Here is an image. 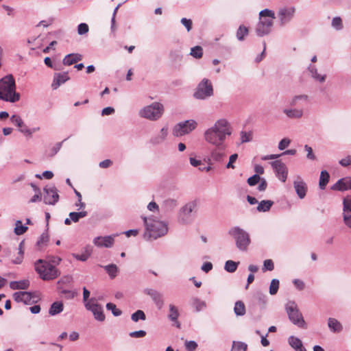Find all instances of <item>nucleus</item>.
Masks as SVG:
<instances>
[{
    "label": "nucleus",
    "mask_w": 351,
    "mask_h": 351,
    "mask_svg": "<svg viewBox=\"0 0 351 351\" xmlns=\"http://www.w3.org/2000/svg\"><path fill=\"white\" fill-rule=\"evenodd\" d=\"M86 215H87L86 211H81L79 213L73 212V213H70V214H69L70 219L73 222H77L80 220V219L83 218V217H86Z\"/></svg>",
    "instance_id": "obj_43"
},
{
    "label": "nucleus",
    "mask_w": 351,
    "mask_h": 351,
    "mask_svg": "<svg viewBox=\"0 0 351 351\" xmlns=\"http://www.w3.org/2000/svg\"><path fill=\"white\" fill-rule=\"evenodd\" d=\"M191 304L197 312L203 310L206 306V302L198 298H193L191 301Z\"/></svg>",
    "instance_id": "obj_37"
},
{
    "label": "nucleus",
    "mask_w": 351,
    "mask_h": 351,
    "mask_svg": "<svg viewBox=\"0 0 351 351\" xmlns=\"http://www.w3.org/2000/svg\"><path fill=\"white\" fill-rule=\"evenodd\" d=\"M261 180L259 175H254L247 179V183L250 186H254Z\"/></svg>",
    "instance_id": "obj_53"
},
{
    "label": "nucleus",
    "mask_w": 351,
    "mask_h": 351,
    "mask_svg": "<svg viewBox=\"0 0 351 351\" xmlns=\"http://www.w3.org/2000/svg\"><path fill=\"white\" fill-rule=\"evenodd\" d=\"M283 112L290 119H298L304 115V110L298 108H285Z\"/></svg>",
    "instance_id": "obj_23"
},
{
    "label": "nucleus",
    "mask_w": 351,
    "mask_h": 351,
    "mask_svg": "<svg viewBox=\"0 0 351 351\" xmlns=\"http://www.w3.org/2000/svg\"><path fill=\"white\" fill-rule=\"evenodd\" d=\"M278 288L279 280L276 279L272 280L269 287V293L271 295H275L278 292Z\"/></svg>",
    "instance_id": "obj_48"
},
{
    "label": "nucleus",
    "mask_w": 351,
    "mask_h": 351,
    "mask_svg": "<svg viewBox=\"0 0 351 351\" xmlns=\"http://www.w3.org/2000/svg\"><path fill=\"white\" fill-rule=\"evenodd\" d=\"M179 315L180 314L178 307L172 304H169V318L171 319V321L176 323L178 328H180V323L178 321Z\"/></svg>",
    "instance_id": "obj_28"
},
{
    "label": "nucleus",
    "mask_w": 351,
    "mask_h": 351,
    "mask_svg": "<svg viewBox=\"0 0 351 351\" xmlns=\"http://www.w3.org/2000/svg\"><path fill=\"white\" fill-rule=\"evenodd\" d=\"M197 126L196 121L193 119L186 120L176 125L173 130V134L176 136H182L193 131Z\"/></svg>",
    "instance_id": "obj_9"
},
{
    "label": "nucleus",
    "mask_w": 351,
    "mask_h": 351,
    "mask_svg": "<svg viewBox=\"0 0 351 351\" xmlns=\"http://www.w3.org/2000/svg\"><path fill=\"white\" fill-rule=\"evenodd\" d=\"M274 202L271 200H263L258 204L257 206V210L259 212L268 211L271 208Z\"/></svg>",
    "instance_id": "obj_35"
},
{
    "label": "nucleus",
    "mask_w": 351,
    "mask_h": 351,
    "mask_svg": "<svg viewBox=\"0 0 351 351\" xmlns=\"http://www.w3.org/2000/svg\"><path fill=\"white\" fill-rule=\"evenodd\" d=\"M181 23L183 25H184L188 32H189L192 29V21L190 19H187L186 18H183L181 20Z\"/></svg>",
    "instance_id": "obj_61"
},
{
    "label": "nucleus",
    "mask_w": 351,
    "mask_h": 351,
    "mask_svg": "<svg viewBox=\"0 0 351 351\" xmlns=\"http://www.w3.org/2000/svg\"><path fill=\"white\" fill-rule=\"evenodd\" d=\"M330 176L328 173L326 171H322L321 172L320 178H319V187L322 189H324L326 184L329 181Z\"/></svg>",
    "instance_id": "obj_38"
},
{
    "label": "nucleus",
    "mask_w": 351,
    "mask_h": 351,
    "mask_svg": "<svg viewBox=\"0 0 351 351\" xmlns=\"http://www.w3.org/2000/svg\"><path fill=\"white\" fill-rule=\"evenodd\" d=\"M29 286V282L27 280L21 281H12L10 283L12 289H27Z\"/></svg>",
    "instance_id": "obj_32"
},
{
    "label": "nucleus",
    "mask_w": 351,
    "mask_h": 351,
    "mask_svg": "<svg viewBox=\"0 0 351 351\" xmlns=\"http://www.w3.org/2000/svg\"><path fill=\"white\" fill-rule=\"evenodd\" d=\"M289 343L296 351H306L300 339L293 336L289 338Z\"/></svg>",
    "instance_id": "obj_29"
},
{
    "label": "nucleus",
    "mask_w": 351,
    "mask_h": 351,
    "mask_svg": "<svg viewBox=\"0 0 351 351\" xmlns=\"http://www.w3.org/2000/svg\"><path fill=\"white\" fill-rule=\"evenodd\" d=\"M185 347L188 351H194L197 348V344L193 341H186Z\"/></svg>",
    "instance_id": "obj_54"
},
{
    "label": "nucleus",
    "mask_w": 351,
    "mask_h": 351,
    "mask_svg": "<svg viewBox=\"0 0 351 351\" xmlns=\"http://www.w3.org/2000/svg\"><path fill=\"white\" fill-rule=\"evenodd\" d=\"M44 191V202L46 204L54 205L58 201L59 195L54 186H46Z\"/></svg>",
    "instance_id": "obj_17"
},
{
    "label": "nucleus",
    "mask_w": 351,
    "mask_h": 351,
    "mask_svg": "<svg viewBox=\"0 0 351 351\" xmlns=\"http://www.w3.org/2000/svg\"><path fill=\"white\" fill-rule=\"evenodd\" d=\"M234 313L237 316L244 315L245 313V306L242 301H237L235 302L234 307Z\"/></svg>",
    "instance_id": "obj_34"
},
{
    "label": "nucleus",
    "mask_w": 351,
    "mask_h": 351,
    "mask_svg": "<svg viewBox=\"0 0 351 351\" xmlns=\"http://www.w3.org/2000/svg\"><path fill=\"white\" fill-rule=\"evenodd\" d=\"M0 99L12 103L20 99V95L16 92L15 80L11 75L0 80Z\"/></svg>",
    "instance_id": "obj_2"
},
{
    "label": "nucleus",
    "mask_w": 351,
    "mask_h": 351,
    "mask_svg": "<svg viewBox=\"0 0 351 351\" xmlns=\"http://www.w3.org/2000/svg\"><path fill=\"white\" fill-rule=\"evenodd\" d=\"M82 59V56L79 53H71L64 57L63 59V64L64 65L70 66L73 64Z\"/></svg>",
    "instance_id": "obj_27"
},
{
    "label": "nucleus",
    "mask_w": 351,
    "mask_h": 351,
    "mask_svg": "<svg viewBox=\"0 0 351 351\" xmlns=\"http://www.w3.org/2000/svg\"><path fill=\"white\" fill-rule=\"evenodd\" d=\"M239 264V262L227 261L225 264V269L228 272L232 273L237 270Z\"/></svg>",
    "instance_id": "obj_42"
},
{
    "label": "nucleus",
    "mask_w": 351,
    "mask_h": 351,
    "mask_svg": "<svg viewBox=\"0 0 351 351\" xmlns=\"http://www.w3.org/2000/svg\"><path fill=\"white\" fill-rule=\"evenodd\" d=\"M197 208V204L195 202L187 203L182 207L179 215V221L184 223H188L191 221V217L193 212Z\"/></svg>",
    "instance_id": "obj_13"
},
{
    "label": "nucleus",
    "mask_w": 351,
    "mask_h": 351,
    "mask_svg": "<svg viewBox=\"0 0 351 351\" xmlns=\"http://www.w3.org/2000/svg\"><path fill=\"white\" fill-rule=\"evenodd\" d=\"M213 94V89L211 82L208 79H203L197 87L194 93L196 99H204Z\"/></svg>",
    "instance_id": "obj_11"
},
{
    "label": "nucleus",
    "mask_w": 351,
    "mask_h": 351,
    "mask_svg": "<svg viewBox=\"0 0 351 351\" xmlns=\"http://www.w3.org/2000/svg\"><path fill=\"white\" fill-rule=\"evenodd\" d=\"M86 308L92 311L95 318L100 322L105 319V315L103 312L102 306L98 303L95 298H92L85 304Z\"/></svg>",
    "instance_id": "obj_12"
},
{
    "label": "nucleus",
    "mask_w": 351,
    "mask_h": 351,
    "mask_svg": "<svg viewBox=\"0 0 351 351\" xmlns=\"http://www.w3.org/2000/svg\"><path fill=\"white\" fill-rule=\"evenodd\" d=\"M49 242V236L47 233H43L38 239L36 245L40 250L47 246Z\"/></svg>",
    "instance_id": "obj_36"
},
{
    "label": "nucleus",
    "mask_w": 351,
    "mask_h": 351,
    "mask_svg": "<svg viewBox=\"0 0 351 351\" xmlns=\"http://www.w3.org/2000/svg\"><path fill=\"white\" fill-rule=\"evenodd\" d=\"M293 186L298 197L300 199L304 198L307 191V186L305 182L298 177L297 180L294 181Z\"/></svg>",
    "instance_id": "obj_21"
},
{
    "label": "nucleus",
    "mask_w": 351,
    "mask_h": 351,
    "mask_svg": "<svg viewBox=\"0 0 351 351\" xmlns=\"http://www.w3.org/2000/svg\"><path fill=\"white\" fill-rule=\"evenodd\" d=\"M309 71L311 73L312 77L316 80L317 81L319 82H323L326 80V75H320L317 73V69L315 68V66H312L309 67Z\"/></svg>",
    "instance_id": "obj_39"
},
{
    "label": "nucleus",
    "mask_w": 351,
    "mask_h": 351,
    "mask_svg": "<svg viewBox=\"0 0 351 351\" xmlns=\"http://www.w3.org/2000/svg\"><path fill=\"white\" fill-rule=\"evenodd\" d=\"M147 294L151 296L156 306L159 309H161L164 305L162 295L160 293L152 289L149 290L147 291Z\"/></svg>",
    "instance_id": "obj_26"
},
{
    "label": "nucleus",
    "mask_w": 351,
    "mask_h": 351,
    "mask_svg": "<svg viewBox=\"0 0 351 351\" xmlns=\"http://www.w3.org/2000/svg\"><path fill=\"white\" fill-rule=\"evenodd\" d=\"M168 134V128H162L159 134L153 137L151 140L153 144H159L165 141Z\"/></svg>",
    "instance_id": "obj_30"
},
{
    "label": "nucleus",
    "mask_w": 351,
    "mask_h": 351,
    "mask_svg": "<svg viewBox=\"0 0 351 351\" xmlns=\"http://www.w3.org/2000/svg\"><path fill=\"white\" fill-rule=\"evenodd\" d=\"M163 112V105L158 102H154L141 110L139 115L147 119L156 121L162 117Z\"/></svg>",
    "instance_id": "obj_7"
},
{
    "label": "nucleus",
    "mask_w": 351,
    "mask_h": 351,
    "mask_svg": "<svg viewBox=\"0 0 351 351\" xmlns=\"http://www.w3.org/2000/svg\"><path fill=\"white\" fill-rule=\"evenodd\" d=\"M202 48L197 46L191 49V54L196 58H200L202 56Z\"/></svg>",
    "instance_id": "obj_51"
},
{
    "label": "nucleus",
    "mask_w": 351,
    "mask_h": 351,
    "mask_svg": "<svg viewBox=\"0 0 351 351\" xmlns=\"http://www.w3.org/2000/svg\"><path fill=\"white\" fill-rule=\"evenodd\" d=\"M215 147L210 151V160L213 162L221 163L226 157V144L214 145Z\"/></svg>",
    "instance_id": "obj_14"
},
{
    "label": "nucleus",
    "mask_w": 351,
    "mask_h": 351,
    "mask_svg": "<svg viewBox=\"0 0 351 351\" xmlns=\"http://www.w3.org/2000/svg\"><path fill=\"white\" fill-rule=\"evenodd\" d=\"M132 319L136 322H138L139 319H141V320H145V318H146V316H145V314L144 313V312L141 310H138L137 311H136L135 313H134L132 315V317H131Z\"/></svg>",
    "instance_id": "obj_46"
},
{
    "label": "nucleus",
    "mask_w": 351,
    "mask_h": 351,
    "mask_svg": "<svg viewBox=\"0 0 351 351\" xmlns=\"http://www.w3.org/2000/svg\"><path fill=\"white\" fill-rule=\"evenodd\" d=\"M104 268L111 278H114L116 276L118 269L115 265H109L106 266Z\"/></svg>",
    "instance_id": "obj_49"
},
{
    "label": "nucleus",
    "mask_w": 351,
    "mask_h": 351,
    "mask_svg": "<svg viewBox=\"0 0 351 351\" xmlns=\"http://www.w3.org/2000/svg\"><path fill=\"white\" fill-rule=\"evenodd\" d=\"M247 345L241 341H233L232 351H247Z\"/></svg>",
    "instance_id": "obj_41"
},
{
    "label": "nucleus",
    "mask_w": 351,
    "mask_h": 351,
    "mask_svg": "<svg viewBox=\"0 0 351 351\" xmlns=\"http://www.w3.org/2000/svg\"><path fill=\"white\" fill-rule=\"evenodd\" d=\"M332 25L334 27H335L337 29H340L342 27V21L341 18L336 17L334 18L332 22Z\"/></svg>",
    "instance_id": "obj_60"
},
{
    "label": "nucleus",
    "mask_w": 351,
    "mask_h": 351,
    "mask_svg": "<svg viewBox=\"0 0 351 351\" xmlns=\"http://www.w3.org/2000/svg\"><path fill=\"white\" fill-rule=\"evenodd\" d=\"M328 327L334 332H339L342 330V326L339 321L334 318H329L328 322Z\"/></svg>",
    "instance_id": "obj_33"
},
{
    "label": "nucleus",
    "mask_w": 351,
    "mask_h": 351,
    "mask_svg": "<svg viewBox=\"0 0 351 351\" xmlns=\"http://www.w3.org/2000/svg\"><path fill=\"white\" fill-rule=\"evenodd\" d=\"M7 256H10V261L12 264L20 265L23 263L24 259L25 253V244L24 241H21L19 247L11 248L8 247L5 250Z\"/></svg>",
    "instance_id": "obj_10"
},
{
    "label": "nucleus",
    "mask_w": 351,
    "mask_h": 351,
    "mask_svg": "<svg viewBox=\"0 0 351 351\" xmlns=\"http://www.w3.org/2000/svg\"><path fill=\"white\" fill-rule=\"evenodd\" d=\"M308 97L306 95H299L293 97L289 101L291 107H295L301 105L307 104Z\"/></svg>",
    "instance_id": "obj_24"
},
{
    "label": "nucleus",
    "mask_w": 351,
    "mask_h": 351,
    "mask_svg": "<svg viewBox=\"0 0 351 351\" xmlns=\"http://www.w3.org/2000/svg\"><path fill=\"white\" fill-rule=\"evenodd\" d=\"M13 299L17 302L29 304L37 302L38 297L29 292L19 291L13 294Z\"/></svg>",
    "instance_id": "obj_15"
},
{
    "label": "nucleus",
    "mask_w": 351,
    "mask_h": 351,
    "mask_svg": "<svg viewBox=\"0 0 351 351\" xmlns=\"http://www.w3.org/2000/svg\"><path fill=\"white\" fill-rule=\"evenodd\" d=\"M36 271L43 280H51L58 278L60 272L55 265L47 260L39 259L34 264Z\"/></svg>",
    "instance_id": "obj_4"
},
{
    "label": "nucleus",
    "mask_w": 351,
    "mask_h": 351,
    "mask_svg": "<svg viewBox=\"0 0 351 351\" xmlns=\"http://www.w3.org/2000/svg\"><path fill=\"white\" fill-rule=\"evenodd\" d=\"M146 232L144 234L145 239H156L164 236L168 231L167 224L159 220L153 218H143Z\"/></svg>",
    "instance_id": "obj_3"
},
{
    "label": "nucleus",
    "mask_w": 351,
    "mask_h": 351,
    "mask_svg": "<svg viewBox=\"0 0 351 351\" xmlns=\"http://www.w3.org/2000/svg\"><path fill=\"white\" fill-rule=\"evenodd\" d=\"M106 308L108 310L112 311V313L115 316H119L121 315V311L117 308L116 305L112 303H108L106 304Z\"/></svg>",
    "instance_id": "obj_52"
},
{
    "label": "nucleus",
    "mask_w": 351,
    "mask_h": 351,
    "mask_svg": "<svg viewBox=\"0 0 351 351\" xmlns=\"http://www.w3.org/2000/svg\"><path fill=\"white\" fill-rule=\"evenodd\" d=\"M229 234L234 239L237 247L241 251H247L251 242L249 234L239 227H234Z\"/></svg>",
    "instance_id": "obj_6"
},
{
    "label": "nucleus",
    "mask_w": 351,
    "mask_h": 351,
    "mask_svg": "<svg viewBox=\"0 0 351 351\" xmlns=\"http://www.w3.org/2000/svg\"><path fill=\"white\" fill-rule=\"evenodd\" d=\"M11 122L16 125L18 128L24 126V123L19 115H13L10 119Z\"/></svg>",
    "instance_id": "obj_50"
},
{
    "label": "nucleus",
    "mask_w": 351,
    "mask_h": 351,
    "mask_svg": "<svg viewBox=\"0 0 351 351\" xmlns=\"http://www.w3.org/2000/svg\"><path fill=\"white\" fill-rule=\"evenodd\" d=\"M293 284L295 285V287L299 289V290H303L304 289V283L303 282V281L300 280H298V279H295L293 280Z\"/></svg>",
    "instance_id": "obj_63"
},
{
    "label": "nucleus",
    "mask_w": 351,
    "mask_h": 351,
    "mask_svg": "<svg viewBox=\"0 0 351 351\" xmlns=\"http://www.w3.org/2000/svg\"><path fill=\"white\" fill-rule=\"evenodd\" d=\"M343 222L351 228V195H347L343 200Z\"/></svg>",
    "instance_id": "obj_16"
},
{
    "label": "nucleus",
    "mask_w": 351,
    "mask_h": 351,
    "mask_svg": "<svg viewBox=\"0 0 351 351\" xmlns=\"http://www.w3.org/2000/svg\"><path fill=\"white\" fill-rule=\"evenodd\" d=\"M69 80L68 73H56L52 82L53 89L58 88L62 84Z\"/></svg>",
    "instance_id": "obj_25"
},
{
    "label": "nucleus",
    "mask_w": 351,
    "mask_h": 351,
    "mask_svg": "<svg viewBox=\"0 0 351 351\" xmlns=\"http://www.w3.org/2000/svg\"><path fill=\"white\" fill-rule=\"evenodd\" d=\"M238 159V154H233L230 156L228 162L227 163L226 167L227 169H234L235 166L234 163L237 162Z\"/></svg>",
    "instance_id": "obj_47"
},
{
    "label": "nucleus",
    "mask_w": 351,
    "mask_h": 351,
    "mask_svg": "<svg viewBox=\"0 0 351 351\" xmlns=\"http://www.w3.org/2000/svg\"><path fill=\"white\" fill-rule=\"evenodd\" d=\"M89 30L88 26L86 23H80L77 27V32L79 34L82 35L86 34Z\"/></svg>",
    "instance_id": "obj_55"
},
{
    "label": "nucleus",
    "mask_w": 351,
    "mask_h": 351,
    "mask_svg": "<svg viewBox=\"0 0 351 351\" xmlns=\"http://www.w3.org/2000/svg\"><path fill=\"white\" fill-rule=\"evenodd\" d=\"M231 123L226 119H219L207 128L203 134L204 141L210 145L226 144V139L232 134Z\"/></svg>",
    "instance_id": "obj_1"
},
{
    "label": "nucleus",
    "mask_w": 351,
    "mask_h": 351,
    "mask_svg": "<svg viewBox=\"0 0 351 351\" xmlns=\"http://www.w3.org/2000/svg\"><path fill=\"white\" fill-rule=\"evenodd\" d=\"M286 311L289 319L295 325L300 328H306V322L303 319L302 315L300 312L295 302L289 301L286 304Z\"/></svg>",
    "instance_id": "obj_8"
},
{
    "label": "nucleus",
    "mask_w": 351,
    "mask_h": 351,
    "mask_svg": "<svg viewBox=\"0 0 351 351\" xmlns=\"http://www.w3.org/2000/svg\"><path fill=\"white\" fill-rule=\"evenodd\" d=\"M129 335L132 338H142L146 335V332L145 330L134 331L130 332Z\"/></svg>",
    "instance_id": "obj_58"
},
{
    "label": "nucleus",
    "mask_w": 351,
    "mask_h": 351,
    "mask_svg": "<svg viewBox=\"0 0 351 351\" xmlns=\"http://www.w3.org/2000/svg\"><path fill=\"white\" fill-rule=\"evenodd\" d=\"M290 143H291V141L289 138H285L280 141L279 145H278V148L280 150H284L285 148H287L289 145Z\"/></svg>",
    "instance_id": "obj_59"
},
{
    "label": "nucleus",
    "mask_w": 351,
    "mask_h": 351,
    "mask_svg": "<svg viewBox=\"0 0 351 351\" xmlns=\"http://www.w3.org/2000/svg\"><path fill=\"white\" fill-rule=\"evenodd\" d=\"M274 263L271 259H267L264 261L263 271L269 270L272 271L274 269Z\"/></svg>",
    "instance_id": "obj_56"
},
{
    "label": "nucleus",
    "mask_w": 351,
    "mask_h": 351,
    "mask_svg": "<svg viewBox=\"0 0 351 351\" xmlns=\"http://www.w3.org/2000/svg\"><path fill=\"white\" fill-rule=\"evenodd\" d=\"M277 177L282 182H285L287 178L288 169L285 164L280 160L274 161L271 163Z\"/></svg>",
    "instance_id": "obj_18"
},
{
    "label": "nucleus",
    "mask_w": 351,
    "mask_h": 351,
    "mask_svg": "<svg viewBox=\"0 0 351 351\" xmlns=\"http://www.w3.org/2000/svg\"><path fill=\"white\" fill-rule=\"evenodd\" d=\"M27 230V227L24 226L21 221H17L15 223L14 233L16 235L24 234Z\"/></svg>",
    "instance_id": "obj_40"
},
{
    "label": "nucleus",
    "mask_w": 351,
    "mask_h": 351,
    "mask_svg": "<svg viewBox=\"0 0 351 351\" xmlns=\"http://www.w3.org/2000/svg\"><path fill=\"white\" fill-rule=\"evenodd\" d=\"M114 237L115 235L98 237L94 239L93 243L97 247H110L114 244Z\"/></svg>",
    "instance_id": "obj_20"
},
{
    "label": "nucleus",
    "mask_w": 351,
    "mask_h": 351,
    "mask_svg": "<svg viewBox=\"0 0 351 351\" xmlns=\"http://www.w3.org/2000/svg\"><path fill=\"white\" fill-rule=\"evenodd\" d=\"M240 140L241 143L251 141L252 140V132L241 131L240 133Z\"/></svg>",
    "instance_id": "obj_44"
},
{
    "label": "nucleus",
    "mask_w": 351,
    "mask_h": 351,
    "mask_svg": "<svg viewBox=\"0 0 351 351\" xmlns=\"http://www.w3.org/2000/svg\"><path fill=\"white\" fill-rule=\"evenodd\" d=\"M260 21L257 25L256 32L258 36H263L269 34L273 25L275 14L273 11L265 9L259 14Z\"/></svg>",
    "instance_id": "obj_5"
},
{
    "label": "nucleus",
    "mask_w": 351,
    "mask_h": 351,
    "mask_svg": "<svg viewBox=\"0 0 351 351\" xmlns=\"http://www.w3.org/2000/svg\"><path fill=\"white\" fill-rule=\"evenodd\" d=\"M19 130L21 133L27 136H31L32 134V131L31 129H29L25 124L22 128H19Z\"/></svg>",
    "instance_id": "obj_62"
},
{
    "label": "nucleus",
    "mask_w": 351,
    "mask_h": 351,
    "mask_svg": "<svg viewBox=\"0 0 351 351\" xmlns=\"http://www.w3.org/2000/svg\"><path fill=\"white\" fill-rule=\"evenodd\" d=\"M64 309V304L62 302L57 301L53 302L49 310V313L53 316L60 313Z\"/></svg>",
    "instance_id": "obj_31"
},
{
    "label": "nucleus",
    "mask_w": 351,
    "mask_h": 351,
    "mask_svg": "<svg viewBox=\"0 0 351 351\" xmlns=\"http://www.w3.org/2000/svg\"><path fill=\"white\" fill-rule=\"evenodd\" d=\"M304 149H305V151L307 152L306 158L308 159L313 160L316 159V156L313 154V149H312V148L311 147H309L308 145H306L304 146Z\"/></svg>",
    "instance_id": "obj_57"
},
{
    "label": "nucleus",
    "mask_w": 351,
    "mask_h": 351,
    "mask_svg": "<svg viewBox=\"0 0 351 351\" xmlns=\"http://www.w3.org/2000/svg\"><path fill=\"white\" fill-rule=\"evenodd\" d=\"M351 189V178L346 177L338 180L332 186V189L337 191H346Z\"/></svg>",
    "instance_id": "obj_22"
},
{
    "label": "nucleus",
    "mask_w": 351,
    "mask_h": 351,
    "mask_svg": "<svg viewBox=\"0 0 351 351\" xmlns=\"http://www.w3.org/2000/svg\"><path fill=\"white\" fill-rule=\"evenodd\" d=\"M295 12V8L293 7L283 8L279 10L278 16L282 24L289 21Z\"/></svg>",
    "instance_id": "obj_19"
},
{
    "label": "nucleus",
    "mask_w": 351,
    "mask_h": 351,
    "mask_svg": "<svg viewBox=\"0 0 351 351\" xmlns=\"http://www.w3.org/2000/svg\"><path fill=\"white\" fill-rule=\"evenodd\" d=\"M339 162L343 167H347L351 165V156H348L341 159Z\"/></svg>",
    "instance_id": "obj_64"
},
{
    "label": "nucleus",
    "mask_w": 351,
    "mask_h": 351,
    "mask_svg": "<svg viewBox=\"0 0 351 351\" xmlns=\"http://www.w3.org/2000/svg\"><path fill=\"white\" fill-rule=\"evenodd\" d=\"M247 34L248 28L243 25H241L237 32V37L239 40H243L244 39L245 36Z\"/></svg>",
    "instance_id": "obj_45"
}]
</instances>
